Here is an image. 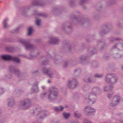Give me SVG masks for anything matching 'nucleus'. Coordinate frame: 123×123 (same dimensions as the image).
<instances>
[{"mask_svg": "<svg viewBox=\"0 0 123 123\" xmlns=\"http://www.w3.org/2000/svg\"><path fill=\"white\" fill-rule=\"evenodd\" d=\"M31 56H32V57H33V56H31Z\"/></svg>", "mask_w": 123, "mask_h": 123, "instance_id": "53", "label": "nucleus"}, {"mask_svg": "<svg viewBox=\"0 0 123 123\" xmlns=\"http://www.w3.org/2000/svg\"><path fill=\"white\" fill-rule=\"evenodd\" d=\"M18 29H19L18 28H17L16 29H15L14 30H13V31H12V32L13 33H14L17 32H18Z\"/></svg>", "mask_w": 123, "mask_h": 123, "instance_id": "32", "label": "nucleus"}, {"mask_svg": "<svg viewBox=\"0 0 123 123\" xmlns=\"http://www.w3.org/2000/svg\"><path fill=\"white\" fill-rule=\"evenodd\" d=\"M55 123H60L59 122H57Z\"/></svg>", "mask_w": 123, "mask_h": 123, "instance_id": "45", "label": "nucleus"}, {"mask_svg": "<svg viewBox=\"0 0 123 123\" xmlns=\"http://www.w3.org/2000/svg\"><path fill=\"white\" fill-rule=\"evenodd\" d=\"M113 88V87L112 86H111L109 87L105 86L104 87V90L105 91H107L112 90Z\"/></svg>", "mask_w": 123, "mask_h": 123, "instance_id": "18", "label": "nucleus"}, {"mask_svg": "<svg viewBox=\"0 0 123 123\" xmlns=\"http://www.w3.org/2000/svg\"><path fill=\"white\" fill-rule=\"evenodd\" d=\"M36 111H38L39 114L41 115L40 116V119H43L48 114V112L46 111L37 109Z\"/></svg>", "mask_w": 123, "mask_h": 123, "instance_id": "11", "label": "nucleus"}, {"mask_svg": "<svg viewBox=\"0 0 123 123\" xmlns=\"http://www.w3.org/2000/svg\"><path fill=\"white\" fill-rule=\"evenodd\" d=\"M101 91L99 87L94 86L92 87V91L90 92L87 96L84 99V101L86 102H91L92 104L96 102L97 100V95Z\"/></svg>", "mask_w": 123, "mask_h": 123, "instance_id": "1", "label": "nucleus"}, {"mask_svg": "<svg viewBox=\"0 0 123 123\" xmlns=\"http://www.w3.org/2000/svg\"><path fill=\"white\" fill-rule=\"evenodd\" d=\"M42 71L43 73L48 74L50 77H53V74L50 68H43L42 69Z\"/></svg>", "mask_w": 123, "mask_h": 123, "instance_id": "10", "label": "nucleus"}, {"mask_svg": "<svg viewBox=\"0 0 123 123\" xmlns=\"http://www.w3.org/2000/svg\"><path fill=\"white\" fill-rule=\"evenodd\" d=\"M1 112V110H0V113Z\"/></svg>", "mask_w": 123, "mask_h": 123, "instance_id": "48", "label": "nucleus"}, {"mask_svg": "<svg viewBox=\"0 0 123 123\" xmlns=\"http://www.w3.org/2000/svg\"><path fill=\"white\" fill-rule=\"evenodd\" d=\"M103 33H105V32L104 31H103Z\"/></svg>", "mask_w": 123, "mask_h": 123, "instance_id": "50", "label": "nucleus"}, {"mask_svg": "<svg viewBox=\"0 0 123 123\" xmlns=\"http://www.w3.org/2000/svg\"><path fill=\"white\" fill-rule=\"evenodd\" d=\"M113 94V93L111 94V93H108L107 95V97L109 98H111L112 96V94Z\"/></svg>", "mask_w": 123, "mask_h": 123, "instance_id": "30", "label": "nucleus"}, {"mask_svg": "<svg viewBox=\"0 0 123 123\" xmlns=\"http://www.w3.org/2000/svg\"><path fill=\"white\" fill-rule=\"evenodd\" d=\"M8 21V19L7 18H6L5 19L3 22V27L4 29H7L9 27V26L7 24Z\"/></svg>", "mask_w": 123, "mask_h": 123, "instance_id": "15", "label": "nucleus"}, {"mask_svg": "<svg viewBox=\"0 0 123 123\" xmlns=\"http://www.w3.org/2000/svg\"><path fill=\"white\" fill-rule=\"evenodd\" d=\"M63 107L62 106H60L59 107H55L54 108V109L55 110L57 111H62L63 110Z\"/></svg>", "mask_w": 123, "mask_h": 123, "instance_id": "23", "label": "nucleus"}, {"mask_svg": "<svg viewBox=\"0 0 123 123\" xmlns=\"http://www.w3.org/2000/svg\"><path fill=\"white\" fill-rule=\"evenodd\" d=\"M51 57V56L49 54H48V58H50Z\"/></svg>", "mask_w": 123, "mask_h": 123, "instance_id": "38", "label": "nucleus"}, {"mask_svg": "<svg viewBox=\"0 0 123 123\" xmlns=\"http://www.w3.org/2000/svg\"><path fill=\"white\" fill-rule=\"evenodd\" d=\"M9 70L11 72L13 73L18 77H19L21 76V72L18 69H15L13 66L9 67Z\"/></svg>", "mask_w": 123, "mask_h": 123, "instance_id": "9", "label": "nucleus"}, {"mask_svg": "<svg viewBox=\"0 0 123 123\" xmlns=\"http://www.w3.org/2000/svg\"><path fill=\"white\" fill-rule=\"evenodd\" d=\"M116 47H117L118 48H120V47H123V44L122 43H120L117 44V45H115L114 46H113L111 48V50H113V49H115Z\"/></svg>", "mask_w": 123, "mask_h": 123, "instance_id": "17", "label": "nucleus"}, {"mask_svg": "<svg viewBox=\"0 0 123 123\" xmlns=\"http://www.w3.org/2000/svg\"><path fill=\"white\" fill-rule=\"evenodd\" d=\"M59 41V39L58 38L53 37L50 38L49 42L51 44H54L58 43Z\"/></svg>", "mask_w": 123, "mask_h": 123, "instance_id": "12", "label": "nucleus"}, {"mask_svg": "<svg viewBox=\"0 0 123 123\" xmlns=\"http://www.w3.org/2000/svg\"><path fill=\"white\" fill-rule=\"evenodd\" d=\"M86 59V57L85 56H82L80 58V61H81L85 60Z\"/></svg>", "mask_w": 123, "mask_h": 123, "instance_id": "29", "label": "nucleus"}, {"mask_svg": "<svg viewBox=\"0 0 123 123\" xmlns=\"http://www.w3.org/2000/svg\"><path fill=\"white\" fill-rule=\"evenodd\" d=\"M48 83H49L50 82V81L49 80H48Z\"/></svg>", "mask_w": 123, "mask_h": 123, "instance_id": "42", "label": "nucleus"}, {"mask_svg": "<svg viewBox=\"0 0 123 123\" xmlns=\"http://www.w3.org/2000/svg\"><path fill=\"white\" fill-rule=\"evenodd\" d=\"M106 30H108V29L107 28L108 27L107 26L106 27Z\"/></svg>", "mask_w": 123, "mask_h": 123, "instance_id": "43", "label": "nucleus"}, {"mask_svg": "<svg viewBox=\"0 0 123 123\" xmlns=\"http://www.w3.org/2000/svg\"><path fill=\"white\" fill-rule=\"evenodd\" d=\"M77 71V70H75V72Z\"/></svg>", "mask_w": 123, "mask_h": 123, "instance_id": "46", "label": "nucleus"}, {"mask_svg": "<svg viewBox=\"0 0 123 123\" xmlns=\"http://www.w3.org/2000/svg\"><path fill=\"white\" fill-rule=\"evenodd\" d=\"M69 123H79L78 121H74L72 120H70L69 121Z\"/></svg>", "mask_w": 123, "mask_h": 123, "instance_id": "34", "label": "nucleus"}, {"mask_svg": "<svg viewBox=\"0 0 123 123\" xmlns=\"http://www.w3.org/2000/svg\"><path fill=\"white\" fill-rule=\"evenodd\" d=\"M118 80L117 76L114 74H107L105 77V81L112 84L116 83L117 82Z\"/></svg>", "mask_w": 123, "mask_h": 123, "instance_id": "3", "label": "nucleus"}, {"mask_svg": "<svg viewBox=\"0 0 123 123\" xmlns=\"http://www.w3.org/2000/svg\"><path fill=\"white\" fill-rule=\"evenodd\" d=\"M22 14H23V15H24V13H23H23H22Z\"/></svg>", "mask_w": 123, "mask_h": 123, "instance_id": "49", "label": "nucleus"}, {"mask_svg": "<svg viewBox=\"0 0 123 123\" xmlns=\"http://www.w3.org/2000/svg\"><path fill=\"white\" fill-rule=\"evenodd\" d=\"M20 42L24 45L26 49H32L34 48V45L29 43L28 41L23 39H21L19 40Z\"/></svg>", "mask_w": 123, "mask_h": 123, "instance_id": "7", "label": "nucleus"}, {"mask_svg": "<svg viewBox=\"0 0 123 123\" xmlns=\"http://www.w3.org/2000/svg\"><path fill=\"white\" fill-rule=\"evenodd\" d=\"M121 55H119V56H118V57H121Z\"/></svg>", "mask_w": 123, "mask_h": 123, "instance_id": "44", "label": "nucleus"}, {"mask_svg": "<svg viewBox=\"0 0 123 123\" xmlns=\"http://www.w3.org/2000/svg\"><path fill=\"white\" fill-rule=\"evenodd\" d=\"M86 0H81L80 3V4H82L83 3L85 2Z\"/></svg>", "mask_w": 123, "mask_h": 123, "instance_id": "35", "label": "nucleus"}, {"mask_svg": "<svg viewBox=\"0 0 123 123\" xmlns=\"http://www.w3.org/2000/svg\"><path fill=\"white\" fill-rule=\"evenodd\" d=\"M47 95L48 99L50 101H53L57 98L58 95V92L57 89L54 86L51 87L47 92L42 93L41 97L43 98Z\"/></svg>", "mask_w": 123, "mask_h": 123, "instance_id": "2", "label": "nucleus"}, {"mask_svg": "<svg viewBox=\"0 0 123 123\" xmlns=\"http://www.w3.org/2000/svg\"><path fill=\"white\" fill-rule=\"evenodd\" d=\"M38 15L39 16H43V17H46V16L45 15H43V14H38Z\"/></svg>", "mask_w": 123, "mask_h": 123, "instance_id": "37", "label": "nucleus"}, {"mask_svg": "<svg viewBox=\"0 0 123 123\" xmlns=\"http://www.w3.org/2000/svg\"><path fill=\"white\" fill-rule=\"evenodd\" d=\"M33 29V28L32 27H30L28 28V35L30 36L31 34Z\"/></svg>", "mask_w": 123, "mask_h": 123, "instance_id": "24", "label": "nucleus"}, {"mask_svg": "<svg viewBox=\"0 0 123 123\" xmlns=\"http://www.w3.org/2000/svg\"><path fill=\"white\" fill-rule=\"evenodd\" d=\"M122 69H123V67H122Z\"/></svg>", "mask_w": 123, "mask_h": 123, "instance_id": "51", "label": "nucleus"}, {"mask_svg": "<svg viewBox=\"0 0 123 123\" xmlns=\"http://www.w3.org/2000/svg\"><path fill=\"white\" fill-rule=\"evenodd\" d=\"M41 22V20L40 19H37L36 22V25L37 26H39L40 25V22Z\"/></svg>", "mask_w": 123, "mask_h": 123, "instance_id": "28", "label": "nucleus"}, {"mask_svg": "<svg viewBox=\"0 0 123 123\" xmlns=\"http://www.w3.org/2000/svg\"><path fill=\"white\" fill-rule=\"evenodd\" d=\"M48 62L47 61H44L42 62V64L44 65H46L48 64Z\"/></svg>", "mask_w": 123, "mask_h": 123, "instance_id": "31", "label": "nucleus"}, {"mask_svg": "<svg viewBox=\"0 0 123 123\" xmlns=\"http://www.w3.org/2000/svg\"><path fill=\"white\" fill-rule=\"evenodd\" d=\"M68 65V62L67 61L65 62H64V64L63 65V67L64 68L66 67Z\"/></svg>", "mask_w": 123, "mask_h": 123, "instance_id": "33", "label": "nucleus"}, {"mask_svg": "<svg viewBox=\"0 0 123 123\" xmlns=\"http://www.w3.org/2000/svg\"><path fill=\"white\" fill-rule=\"evenodd\" d=\"M78 82L75 79L69 80L67 84V86L70 89H73L78 86Z\"/></svg>", "mask_w": 123, "mask_h": 123, "instance_id": "6", "label": "nucleus"}, {"mask_svg": "<svg viewBox=\"0 0 123 123\" xmlns=\"http://www.w3.org/2000/svg\"><path fill=\"white\" fill-rule=\"evenodd\" d=\"M83 89L84 91H86L88 90L89 88V86L87 85H84L83 87Z\"/></svg>", "mask_w": 123, "mask_h": 123, "instance_id": "25", "label": "nucleus"}, {"mask_svg": "<svg viewBox=\"0 0 123 123\" xmlns=\"http://www.w3.org/2000/svg\"><path fill=\"white\" fill-rule=\"evenodd\" d=\"M74 116L77 118H80L81 116V114L78 111H75L74 113Z\"/></svg>", "mask_w": 123, "mask_h": 123, "instance_id": "20", "label": "nucleus"}, {"mask_svg": "<svg viewBox=\"0 0 123 123\" xmlns=\"http://www.w3.org/2000/svg\"><path fill=\"white\" fill-rule=\"evenodd\" d=\"M3 120L1 119H0V123H3Z\"/></svg>", "mask_w": 123, "mask_h": 123, "instance_id": "39", "label": "nucleus"}, {"mask_svg": "<svg viewBox=\"0 0 123 123\" xmlns=\"http://www.w3.org/2000/svg\"><path fill=\"white\" fill-rule=\"evenodd\" d=\"M121 97L119 95H116L115 96L113 100L109 105L110 108L112 107H114L117 105L119 103L121 99Z\"/></svg>", "mask_w": 123, "mask_h": 123, "instance_id": "8", "label": "nucleus"}, {"mask_svg": "<svg viewBox=\"0 0 123 123\" xmlns=\"http://www.w3.org/2000/svg\"><path fill=\"white\" fill-rule=\"evenodd\" d=\"M115 40H118V39H115Z\"/></svg>", "mask_w": 123, "mask_h": 123, "instance_id": "47", "label": "nucleus"}, {"mask_svg": "<svg viewBox=\"0 0 123 123\" xmlns=\"http://www.w3.org/2000/svg\"><path fill=\"white\" fill-rule=\"evenodd\" d=\"M8 79H10V78H11V76H10V77H9V76H8Z\"/></svg>", "mask_w": 123, "mask_h": 123, "instance_id": "41", "label": "nucleus"}, {"mask_svg": "<svg viewBox=\"0 0 123 123\" xmlns=\"http://www.w3.org/2000/svg\"><path fill=\"white\" fill-rule=\"evenodd\" d=\"M38 85V83L37 82H36L34 84L32 89V90L33 92H37L39 91Z\"/></svg>", "mask_w": 123, "mask_h": 123, "instance_id": "14", "label": "nucleus"}, {"mask_svg": "<svg viewBox=\"0 0 123 123\" xmlns=\"http://www.w3.org/2000/svg\"><path fill=\"white\" fill-rule=\"evenodd\" d=\"M15 104V102L13 98L12 97L8 99V105L10 107L14 105Z\"/></svg>", "mask_w": 123, "mask_h": 123, "instance_id": "13", "label": "nucleus"}, {"mask_svg": "<svg viewBox=\"0 0 123 123\" xmlns=\"http://www.w3.org/2000/svg\"><path fill=\"white\" fill-rule=\"evenodd\" d=\"M45 86H42V88L43 89H44L45 88Z\"/></svg>", "mask_w": 123, "mask_h": 123, "instance_id": "40", "label": "nucleus"}, {"mask_svg": "<svg viewBox=\"0 0 123 123\" xmlns=\"http://www.w3.org/2000/svg\"><path fill=\"white\" fill-rule=\"evenodd\" d=\"M95 111L96 110L91 107L89 111V114H91L92 113H95Z\"/></svg>", "mask_w": 123, "mask_h": 123, "instance_id": "26", "label": "nucleus"}, {"mask_svg": "<svg viewBox=\"0 0 123 123\" xmlns=\"http://www.w3.org/2000/svg\"><path fill=\"white\" fill-rule=\"evenodd\" d=\"M70 113L65 112H64L63 113V116L66 119H68L70 116Z\"/></svg>", "mask_w": 123, "mask_h": 123, "instance_id": "21", "label": "nucleus"}, {"mask_svg": "<svg viewBox=\"0 0 123 123\" xmlns=\"http://www.w3.org/2000/svg\"><path fill=\"white\" fill-rule=\"evenodd\" d=\"M91 107L89 106H86L84 109V111L86 112L87 114H89V111L91 109Z\"/></svg>", "mask_w": 123, "mask_h": 123, "instance_id": "19", "label": "nucleus"}, {"mask_svg": "<svg viewBox=\"0 0 123 123\" xmlns=\"http://www.w3.org/2000/svg\"><path fill=\"white\" fill-rule=\"evenodd\" d=\"M33 4L35 5L36 6H43L40 4L39 2L37 0H34L33 2Z\"/></svg>", "mask_w": 123, "mask_h": 123, "instance_id": "22", "label": "nucleus"}, {"mask_svg": "<svg viewBox=\"0 0 123 123\" xmlns=\"http://www.w3.org/2000/svg\"><path fill=\"white\" fill-rule=\"evenodd\" d=\"M1 58L5 61L12 60L17 63H19L20 60L18 57L15 56H12L9 55H2Z\"/></svg>", "mask_w": 123, "mask_h": 123, "instance_id": "5", "label": "nucleus"}, {"mask_svg": "<svg viewBox=\"0 0 123 123\" xmlns=\"http://www.w3.org/2000/svg\"><path fill=\"white\" fill-rule=\"evenodd\" d=\"M31 100L29 99L21 101L19 103V108L21 109H27L31 106Z\"/></svg>", "mask_w": 123, "mask_h": 123, "instance_id": "4", "label": "nucleus"}, {"mask_svg": "<svg viewBox=\"0 0 123 123\" xmlns=\"http://www.w3.org/2000/svg\"><path fill=\"white\" fill-rule=\"evenodd\" d=\"M84 80L85 82H92L95 81V80L93 79L87 77H85Z\"/></svg>", "mask_w": 123, "mask_h": 123, "instance_id": "16", "label": "nucleus"}, {"mask_svg": "<svg viewBox=\"0 0 123 123\" xmlns=\"http://www.w3.org/2000/svg\"><path fill=\"white\" fill-rule=\"evenodd\" d=\"M103 76V74H96L95 75V77L98 78H101Z\"/></svg>", "mask_w": 123, "mask_h": 123, "instance_id": "27", "label": "nucleus"}, {"mask_svg": "<svg viewBox=\"0 0 123 123\" xmlns=\"http://www.w3.org/2000/svg\"><path fill=\"white\" fill-rule=\"evenodd\" d=\"M84 123H92L91 122L87 120H85L84 122Z\"/></svg>", "mask_w": 123, "mask_h": 123, "instance_id": "36", "label": "nucleus"}, {"mask_svg": "<svg viewBox=\"0 0 123 123\" xmlns=\"http://www.w3.org/2000/svg\"><path fill=\"white\" fill-rule=\"evenodd\" d=\"M31 58H29V59H31Z\"/></svg>", "mask_w": 123, "mask_h": 123, "instance_id": "52", "label": "nucleus"}]
</instances>
